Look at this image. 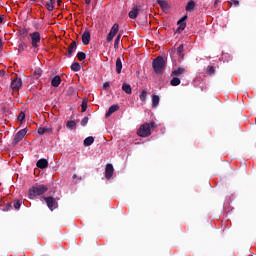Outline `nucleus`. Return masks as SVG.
<instances>
[{"label": "nucleus", "instance_id": "nucleus-28", "mask_svg": "<svg viewBox=\"0 0 256 256\" xmlns=\"http://www.w3.org/2000/svg\"><path fill=\"white\" fill-rule=\"evenodd\" d=\"M71 69L72 71H81V64H79L78 62H74L72 65H71Z\"/></svg>", "mask_w": 256, "mask_h": 256}, {"label": "nucleus", "instance_id": "nucleus-38", "mask_svg": "<svg viewBox=\"0 0 256 256\" xmlns=\"http://www.w3.org/2000/svg\"><path fill=\"white\" fill-rule=\"evenodd\" d=\"M14 208L15 209H20L21 208V203H19V201L14 203Z\"/></svg>", "mask_w": 256, "mask_h": 256}, {"label": "nucleus", "instance_id": "nucleus-7", "mask_svg": "<svg viewBox=\"0 0 256 256\" xmlns=\"http://www.w3.org/2000/svg\"><path fill=\"white\" fill-rule=\"evenodd\" d=\"M44 201L47 204L48 209L50 211H55L59 207V204L57 203V200L53 197H44Z\"/></svg>", "mask_w": 256, "mask_h": 256}, {"label": "nucleus", "instance_id": "nucleus-12", "mask_svg": "<svg viewBox=\"0 0 256 256\" xmlns=\"http://www.w3.org/2000/svg\"><path fill=\"white\" fill-rule=\"evenodd\" d=\"M90 41H91V33L86 30L82 35V42L84 45H89Z\"/></svg>", "mask_w": 256, "mask_h": 256}, {"label": "nucleus", "instance_id": "nucleus-10", "mask_svg": "<svg viewBox=\"0 0 256 256\" xmlns=\"http://www.w3.org/2000/svg\"><path fill=\"white\" fill-rule=\"evenodd\" d=\"M184 73H187V69H185L183 67H179L172 71L171 77H181V75H184Z\"/></svg>", "mask_w": 256, "mask_h": 256}, {"label": "nucleus", "instance_id": "nucleus-18", "mask_svg": "<svg viewBox=\"0 0 256 256\" xmlns=\"http://www.w3.org/2000/svg\"><path fill=\"white\" fill-rule=\"evenodd\" d=\"M95 143V138L93 136H89L84 140V147H89Z\"/></svg>", "mask_w": 256, "mask_h": 256}, {"label": "nucleus", "instance_id": "nucleus-21", "mask_svg": "<svg viewBox=\"0 0 256 256\" xmlns=\"http://www.w3.org/2000/svg\"><path fill=\"white\" fill-rule=\"evenodd\" d=\"M52 131H53V129H51V128H45V127L38 128V133L40 135H45L47 133H52Z\"/></svg>", "mask_w": 256, "mask_h": 256}, {"label": "nucleus", "instance_id": "nucleus-19", "mask_svg": "<svg viewBox=\"0 0 256 256\" xmlns=\"http://www.w3.org/2000/svg\"><path fill=\"white\" fill-rule=\"evenodd\" d=\"M123 69V63L121 62V58H117L116 60V73L118 75L121 73V70Z\"/></svg>", "mask_w": 256, "mask_h": 256}, {"label": "nucleus", "instance_id": "nucleus-23", "mask_svg": "<svg viewBox=\"0 0 256 256\" xmlns=\"http://www.w3.org/2000/svg\"><path fill=\"white\" fill-rule=\"evenodd\" d=\"M46 9L48 11H53V9H55V0H49L47 3H46Z\"/></svg>", "mask_w": 256, "mask_h": 256}, {"label": "nucleus", "instance_id": "nucleus-2", "mask_svg": "<svg viewBox=\"0 0 256 256\" xmlns=\"http://www.w3.org/2000/svg\"><path fill=\"white\" fill-rule=\"evenodd\" d=\"M47 191H49V188L45 185L32 186L28 191L29 199H35V197H39Z\"/></svg>", "mask_w": 256, "mask_h": 256}, {"label": "nucleus", "instance_id": "nucleus-3", "mask_svg": "<svg viewBox=\"0 0 256 256\" xmlns=\"http://www.w3.org/2000/svg\"><path fill=\"white\" fill-rule=\"evenodd\" d=\"M152 67L155 73H161V71L165 69V59H163L162 56H158L156 59H154Z\"/></svg>", "mask_w": 256, "mask_h": 256}, {"label": "nucleus", "instance_id": "nucleus-17", "mask_svg": "<svg viewBox=\"0 0 256 256\" xmlns=\"http://www.w3.org/2000/svg\"><path fill=\"white\" fill-rule=\"evenodd\" d=\"M51 85L52 87H58L59 85H61V76H55L51 81Z\"/></svg>", "mask_w": 256, "mask_h": 256}, {"label": "nucleus", "instance_id": "nucleus-46", "mask_svg": "<svg viewBox=\"0 0 256 256\" xmlns=\"http://www.w3.org/2000/svg\"><path fill=\"white\" fill-rule=\"evenodd\" d=\"M57 131H61V126L58 127Z\"/></svg>", "mask_w": 256, "mask_h": 256}, {"label": "nucleus", "instance_id": "nucleus-24", "mask_svg": "<svg viewBox=\"0 0 256 256\" xmlns=\"http://www.w3.org/2000/svg\"><path fill=\"white\" fill-rule=\"evenodd\" d=\"M170 85H172V87H177L178 85H181V79L174 76L170 81Z\"/></svg>", "mask_w": 256, "mask_h": 256}, {"label": "nucleus", "instance_id": "nucleus-43", "mask_svg": "<svg viewBox=\"0 0 256 256\" xmlns=\"http://www.w3.org/2000/svg\"><path fill=\"white\" fill-rule=\"evenodd\" d=\"M4 19H5V18L0 15V23H3V20H4Z\"/></svg>", "mask_w": 256, "mask_h": 256}, {"label": "nucleus", "instance_id": "nucleus-42", "mask_svg": "<svg viewBox=\"0 0 256 256\" xmlns=\"http://www.w3.org/2000/svg\"><path fill=\"white\" fill-rule=\"evenodd\" d=\"M63 3V0H57V4L61 5Z\"/></svg>", "mask_w": 256, "mask_h": 256}, {"label": "nucleus", "instance_id": "nucleus-45", "mask_svg": "<svg viewBox=\"0 0 256 256\" xmlns=\"http://www.w3.org/2000/svg\"><path fill=\"white\" fill-rule=\"evenodd\" d=\"M19 49H23V45H19Z\"/></svg>", "mask_w": 256, "mask_h": 256}, {"label": "nucleus", "instance_id": "nucleus-37", "mask_svg": "<svg viewBox=\"0 0 256 256\" xmlns=\"http://www.w3.org/2000/svg\"><path fill=\"white\" fill-rule=\"evenodd\" d=\"M231 5H234V7H238V6H239V1H237V0H232V1H231Z\"/></svg>", "mask_w": 256, "mask_h": 256}, {"label": "nucleus", "instance_id": "nucleus-40", "mask_svg": "<svg viewBox=\"0 0 256 256\" xmlns=\"http://www.w3.org/2000/svg\"><path fill=\"white\" fill-rule=\"evenodd\" d=\"M107 87H109V82H105L104 85H103L104 89H107Z\"/></svg>", "mask_w": 256, "mask_h": 256}, {"label": "nucleus", "instance_id": "nucleus-6", "mask_svg": "<svg viewBox=\"0 0 256 256\" xmlns=\"http://www.w3.org/2000/svg\"><path fill=\"white\" fill-rule=\"evenodd\" d=\"M29 37L32 41V47H34V49H37V47H39V43H41V34L36 31V32L30 33Z\"/></svg>", "mask_w": 256, "mask_h": 256}, {"label": "nucleus", "instance_id": "nucleus-25", "mask_svg": "<svg viewBox=\"0 0 256 256\" xmlns=\"http://www.w3.org/2000/svg\"><path fill=\"white\" fill-rule=\"evenodd\" d=\"M66 127L70 130L75 129V127H77V123L74 120H70L67 122Z\"/></svg>", "mask_w": 256, "mask_h": 256}, {"label": "nucleus", "instance_id": "nucleus-34", "mask_svg": "<svg viewBox=\"0 0 256 256\" xmlns=\"http://www.w3.org/2000/svg\"><path fill=\"white\" fill-rule=\"evenodd\" d=\"M87 123H89V117H84L81 121L82 127H85V125H87Z\"/></svg>", "mask_w": 256, "mask_h": 256}, {"label": "nucleus", "instance_id": "nucleus-30", "mask_svg": "<svg viewBox=\"0 0 256 256\" xmlns=\"http://www.w3.org/2000/svg\"><path fill=\"white\" fill-rule=\"evenodd\" d=\"M86 57H87V56H86L85 53H83V52H78V53H77L78 61H85Z\"/></svg>", "mask_w": 256, "mask_h": 256}, {"label": "nucleus", "instance_id": "nucleus-33", "mask_svg": "<svg viewBox=\"0 0 256 256\" xmlns=\"http://www.w3.org/2000/svg\"><path fill=\"white\" fill-rule=\"evenodd\" d=\"M183 51H184V46L183 44H181L178 49H177V53L179 57H183Z\"/></svg>", "mask_w": 256, "mask_h": 256}, {"label": "nucleus", "instance_id": "nucleus-35", "mask_svg": "<svg viewBox=\"0 0 256 256\" xmlns=\"http://www.w3.org/2000/svg\"><path fill=\"white\" fill-rule=\"evenodd\" d=\"M82 107V113H85V111H87V102L83 101L81 104Z\"/></svg>", "mask_w": 256, "mask_h": 256}, {"label": "nucleus", "instance_id": "nucleus-20", "mask_svg": "<svg viewBox=\"0 0 256 256\" xmlns=\"http://www.w3.org/2000/svg\"><path fill=\"white\" fill-rule=\"evenodd\" d=\"M122 91H125L127 93V95H131V93L133 92V90L131 89V85H129L127 83H123Z\"/></svg>", "mask_w": 256, "mask_h": 256}, {"label": "nucleus", "instance_id": "nucleus-36", "mask_svg": "<svg viewBox=\"0 0 256 256\" xmlns=\"http://www.w3.org/2000/svg\"><path fill=\"white\" fill-rule=\"evenodd\" d=\"M23 119H25V114L23 112H20V114L18 115V121H23Z\"/></svg>", "mask_w": 256, "mask_h": 256}, {"label": "nucleus", "instance_id": "nucleus-32", "mask_svg": "<svg viewBox=\"0 0 256 256\" xmlns=\"http://www.w3.org/2000/svg\"><path fill=\"white\" fill-rule=\"evenodd\" d=\"M41 75H43V70L37 69V70L34 71V77L36 79H39V77H41Z\"/></svg>", "mask_w": 256, "mask_h": 256}, {"label": "nucleus", "instance_id": "nucleus-41", "mask_svg": "<svg viewBox=\"0 0 256 256\" xmlns=\"http://www.w3.org/2000/svg\"><path fill=\"white\" fill-rule=\"evenodd\" d=\"M90 3H91V0H85L86 5H90Z\"/></svg>", "mask_w": 256, "mask_h": 256}, {"label": "nucleus", "instance_id": "nucleus-4", "mask_svg": "<svg viewBox=\"0 0 256 256\" xmlns=\"http://www.w3.org/2000/svg\"><path fill=\"white\" fill-rule=\"evenodd\" d=\"M25 135H27V129H21L20 131H18L13 140H12V145H18L20 141H23V139H25Z\"/></svg>", "mask_w": 256, "mask_h": 256}, {"label": "nucleus", "instance_id": "nucleus-11", "mask_svg": "<svg viewBox=\"0 0 256 256\" xmlns=\"http://www.w3.org/2000/svg\"><path fill=\"white\" fill-rule=\"evenodd\" d=\"M187 16L182 17L179 21H178V31H185V27H187Z\"/></svg>", "mask_w": 256, "mask_h": 256}, {"label": "nucleus", "instance_id": "nucleus-5", "mask_svg": "<svg viewBox=\"0 0 256 256\" xmlns=\"http://www.w3.org/2000/svg\"><path fill=\"white\" fill-rule=\"evenodd\" d=\"M117 33H119V24L115 23L111 27L110 32L108 33V35L106 36V41L108 43H111L113 41V39H115V36L117 35Z\"/></svg>", "mask_w": 256, "mask_h": 256}, {"label": "nucleus", "instance_id": "nucleus-39", "mask_svg": "<svg viewBox=\"0 0 256 256\" xmlns=\"http://www.w3.org/2000/svg\"><path fill=\"white\" fill-rule=\"evenodd\" d=\"M159 5H161L163 7V5H167V3H165V1H158Z\"/></svg>", "mask_w": 256, "mask_h": 256}, {"label": "nucleus", "instance_id": "nucleus-27", "mask_svg": "<svg viewBox=\"0 0 256 256\" xmlns=\"http://www.w3.org/2000/svg\"><path fill=\"white\" fill-rule=\"evenodd\" d=\"M195 9V1L191 0L186 6V11H193Z\"/></svg>", "mask_w": 256, "mask_h": 256}, {"label": "nucleus", "instance_id": "nucleus-44", "mask_svg": "<svg viewBox=\"0 0 256 256\" xmlns=\"http://www.w3.org/2000/svg\"><path fill=\"white\" fill-rule=\"evenodd\" d=\"M0 75H5V70H1Z\"/></svg>", "mask_w": 256, "mask_h": 256}, {"label": "nucleus", "instance_id": "nucleus-47", "mask_svg": "<svg viewBox=\"0 0 256 256\" xmlns=\"http://www.w3.org/2000/svg\"><path fill=\"white\" fill-rule=\"evenodd\" d=\"M0 47H1V42H0Z\"/></svg>", "mask_w": 256, "mask_h": 256}, {"label": "nucleus", "instance_id": "nucleus-16", "mask_svg": "<svg viewBox=\"0 0 256 256\" xmlns=\"http://www.w3.org/2000/svg\"><path fill=\"white\" fill-rule=\"evenodd\" d=\"M77 49V42H72L68 47V55L71 56Z\"/></svg>", "mask_w": 256, "mask_h": 256}, {"label": "nucleus", "instance_id": "nucleus-26", "mask_svg": "<svg viewBox=\"0 0 256 256\" xmlns=\"http://www.w3.org/2000/svg\"><path fill=\"white\" fill-rule=\"evenodd\" d=\"M121 37H122V34H118L116 39L114 40V49L119 48V43H121Z\"/></svg>", "mask_w": 256, "mask_h": 256}, {"label": "nucleus", "instance_id": "nucleus-22", "mask_svg": "<svg viewBox=\"0 0 256 256\" xmlns=\"http://www.w3.org/2000/svg\"><path fill=\"white\" fill-rule=\"evenodd\" d=\"M160 98L157 95H152V107L155 109V107L159 106Z\"/></svg>", "mask_w": 256, "mask_h": 256}, {"label": "nucleus", "instance_id": "nucleus-9", "mask_svg": "<svg viewBox=\"0 0 256 256\" xmlns=\"http://www.w3.org/2000/svg\"><path fill=\"white\" fill-rule=\"evenodd\" d=\"M113 173H115V169L113 168V164H107L105 168V177L107 179H111L113 177Z\"/></svg>", "mask_w": 256, "mask_h": 256}, {"label": "nucleus", "instance_id": "nucleus-1", "mask_svg": "<svg viewBox=\"0 0 256 256\" xmlns=\"http://www.w3.org/2000/svg\"><path fill=\"white\" fill-rule=\"evenodd\" d=\"M156 127L157 125L153 121L150 123H144L137 130V135L139 137H149V135H151V129H155Z\"/></svg>", "mask_w": 256, "mask_h": 256}, {"label": "nucleus", "instance_id": "nucleus-14", "mask_svg": "<svg viewBox=\"0 0 256 256\" xmlns=\"http://www.w3.org/2000/svg\"><path fill=\"white\" fill-rule=\"evenodd\" d=\"M116 111H119V105H112L107 113H106V117H111V115H113V113H115Z\"/></svg>", "mask_w": 256, "mask_h": 256}, {"label": "nucleus", "instance_id": "nucleus-29", "mask_svg": "<svg viewBox=\"0 0 256 256\" xmlns=\"http://www.w3.org/2000/svg\"><path fill=\"white\" fill-rule=\"evenodd\" d=\"M139 97H140V101H142V102L147 101V90H143V91L140 93Z\"/></svg>", "mask_w": 256, "mask_h": 256}, {"label": "nucleus", "instance_id": "nucleus-15", "mask_svg": "<svg viewBox=\"0 0 256 256\" xmlns=\"http://www.w3.org/2000/svg\"><path fill=\"white\" fill-rule=\"evenodd\" d=\"M129 17L130 19H137V15H139V7H134L130 12H129Z\"/></svg>", "mask_w": 256, "mask_h": 256}, {"label": "nucleus", "instance_id": "nucleus-8", "mask_svg": "<svg viewBox=\"0 0 256 256\" xmlns=\"http://www.w3.org/2000/svg\"><path fill=\"white\" fill-rule=\"evenodd\" d=\"M22 85H23V82L21 81V79L16 78L11 82V89H13V91H19Z\"/></svg>", "mask_w": 256, "mask_h": 256}, {"label": "nucleus", "instance_id": "nucleus-13", "mask_svg": "<svg viewBox=\"0 0 256 256\" xmlns=\"http://www.w3.org/2000/svg\"><path fill=\"white\" fill-rule=\"evenodd\" d=\"M36 165L38 169H47V167H49V162L47 159H40L37 161Z\"/></svg>", "mask_w": 256, "mask_h": 256}, {"label": "nucleus", "instance_id": "nucleus-31", "mask_svg": "<svg viewBox=\"0 0 256 256\" xmlns=\"http://www.w3.org/2000/svg\"><path fill=\"white\" fill-rule=\"evenodd\" d=\"M206 73H207V75H215V67L208 66Z\"/></svg>", "mask_w": 256, "mask_h": 256}]
</instances>
